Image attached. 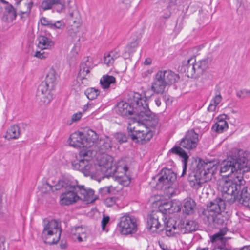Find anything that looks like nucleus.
I'll use <instances>...</instances> for the list:
<instances>
[{
	"label": "nucleus",
	"instance_id": "40",
	"mask_svg": "<svg viewBox=\"0 0 250 250\" xmlns=\"http://www.w3.org/2000/svg\"><path fill=\"white\" fill-rule=\"evenodd\" d=\"M70 18L69 21L70 22H72L74 24H76V27L77 28L80 25L81 22V19L80 16L78 13L76 12H73L70 14Z\"/></svg>",
	"mask_w": 250,
	"mask_h": 250
},
{
	"label": "nucleus",
	"instance_id": "11",
	"mask_svg": "<svg viewBox=\"0 0 250 250\" xmlns=\"http://www.w3.org/2000/svg\"><path fill=\"white\" fill-rule=\"evenodd\" d=\"M139 94L137 92H131L129 94V103L121 101L118 103L117 105L116 112L119 115L123 116H126L129 118L135 120L137 114L135 112L136 110V104H133L134 94Z\"/></svg>",
	"mask_w": 250,
	"mask_h": 250
},
{
	"label": "nucleus",
	"instance_id": "55",
	"mask_svg": "<svg viewBox=\"0 0 250 250\" xmlns=\"http://www.w3.org/2000/svg\"><path fill=\"white\" fill-rule=\"evenodd\" d=\"M6 10L9 13L14 15L15 17L16 16L15 10L12 5H10L9 6H8L6 8Z\"/></svg>",
	"mask_w": 250,
	"mask_h": 250
},
{
	"label": "nucleus",
	"instance_id": "31",
	"mask_svg": "<svg viewBox=\"0 0 250 250\" xmlns=\"http://www.w3.org/2000/svg\"><path fill=\"white\" fill-rule=\"evenodd\" d=\"M84 134V139L86 143L90 145V146H93L94 143L98 139V135L93 130L88 129Z\"/></svg>",
	"mask_w": 250,
	"mask_h": 250
},
{
	"label": "nucleus",
	"instance_id": "39",
	"mask_svg": "<svg viewBox=\"0 0 250 250\" xmlns=\"http://www.w3.org/2000/svg\"><path fill=\"white\" fill-rule=\"evenodd\" d=\"M84 163H87V159H80L79 161H74L72 162V168L75 170L82 171Z\"/></svg>",
	"mask_w": 250,
	"mask_h": 250
},
{
	"label": "nucleus",
	"instance_id": "56",
	"mask_svg": "<svg viewBox=\"0 0 250 250\" xmlns=\"http://www.w3.org/2000/svg\"><path fill=\"white\" fill-rule=\"evenodd\" d=\"M217 106V104L211 101L209 106L208 107V111L213 112L215 110L216 107Z\"/></svg>",
	"mask_w": 250,
	"mask_h": 250
},
{
	"label": "nucleus",
	"instance_id": "22",
	"mask_svg": "<svg viewBox=\"0 0 250 250\" xmlns=\"http://www.w3.org/2000/svg\"><path fill=\"white\" fill-rule=\"evenodd\" d=\"M37 41L38 42V47L42 50L49 49L54 46L53 42L43 35L39 36Z\"/></svg>",
	"mask_w": 250,
	"mask_h": 250
},
{
	"label": "nucleus",
	"instance_id": "60",
	"mask_svg": "<svg viewBox=\"0 0 250 250\" xmlns=\"http://www.w3.org/2000/svg\"><path fill=\"white\" fill-rule=\"evenodd\" d=\"M159 244L160 247L163 250H167V247L164 243L159 242Z\"/></svg>",
	"mask_w": 250,
	"mask_h": 250
},
{
	"label": "nucleus",
	"instance_id": "32",
	"mask_svg": "<svg viewBox=\"0 0 250 250\" xmlns=\"http://www.w3.org/2000/svg\"><path fill=\"white\" fill-rule=\"evenodd\" d=\"M67 37L72 42L80 41V36L78 35V29L77 28L71 27L68 28L67 31Z\"/></svg>",
	"mask_w": 250,
	"mask_h": 250
},
{
	"label": "nucleus",
	"instance_id": "21",
	"mask_svg": "<svg viewBox=\"0 0 250 250\" xmlns=\"http://www.w3.org/2000/svg\"><path fill=\"white\" fill-rule=\"evenodd\" d=\"M161 224L157 214L149 215L147 219V228L152 232H156L160 228Z\"/></svg>",
	"mask_w": 250,
	"mask_h": 250
},
{
	"label": "nucleus",
	"instance_id": "25",
	"mask_svg": "<svg viewBox=\"0 0 250 250\" xmlns=\"http://www.w3.org/2000/svg\"><path fill=\"white\" fill-rule=\"evenodd\" d=\"M174 204L171 201L164 203L160 207V210L164 211L165 214H170L175 212L180 211L181 208L179 207H176V205L174 206Z\"/></svg>",
	"mask_w": 250,
	"mask_h": 250
},
{
	"label": "nucleus",
	"instance_id": "20",
	"mask_svg": "<svg viewBox=\"0 0 250 250\" xmlns=\"http://www.w3.org/2000/svg\"><path fill=\"white\" fill-rule=\"evenodd\" d=\"M92 68V64L87 58L84 62H82L80 65V70L78 77L81 80L86 79L90 70Z\"/></svg>",
	"mask_w": 250,
	"mask_h": 250
},
{
	"label": "nucleus",
	"instance_id": "15",
	"mask_svg": "<svg viewBox=\"0 0 250 250\" xmlns=\"http://www.w3.org/2000/svg\"><path fill=\"white\" fill-rule=\"evenodd\" d=\"M155 76L162 80L168 85L177 82L179 79V75L169 69L159 70Z\"/></svg>",
	"mask_w": 250,
	"mask_h": 250
},
{
	"label": "nucleus",
	"instance_id": "36",
	"mask_svg": "<svg viewBox=\"0 0 250 250\" xmlns=\"http://www.w3.org/2000/svg\"><path fill=\"white\" fill-rule=\"evenodd\" d=\"M226 229H221L217 233L215 234L211 237V240L212 242H220L222 245H224L225 240H224L223 236L226 234Z\"/></svg>",
	"mask_w": 250,
	"mask_h": 250
},
{
	"label": "nucleus",
	"instance_id": "43",
	"mask_svg": "<svg viewBox=\"0 0 250 250\" xmlns=\"http://www.w3.org/2000/svg\"><path fill=\"white\" fill-rule=\"evenodd\" d=\"M33 5V2L31 1L25 4L26 6V10L25 11H20L19 14L21 15V18H22V15H25L26 17H27L31 13L32 7Z\"/></svg>",
	"mask_w": 250,
	"mask_h": 250
},
{
	"label": "nucleus",
	"instance_id": "3",
	"mask_svg": "<svg viewBox=\"0 0 250 250\" xmlns=\"http://www.w3.org/2000/svg\"><path fill=\"white\" fill-rule=\"evenodd\" d=\"M133 104L136 105L135 112L137 114L135 117L136 125L140 123L144 125L147 128H154L158 123V116L151 112L146 103V98L142 97L140 94H134Z\"/></svg>",
	"mask_w": 250,
	"mask_h": 250
},
{
	"label": "nucleus",
	"instance_id": "29",
	"mask_svg": "<svg viewBox=\"0 0 250 250\" xmlns=\"http://www.w3.org/2000/svg\"><path fill=\"white\" fill-rule=\"evenodd\" d=\"M57 76L56 72L54 68H51L45 78V80L44 81V83H46L50 87H54L56 82L57 80Z\"/></svg>",
	"mask_w": 250,
	"mask_h": 250
},
{
	"label": "nucleus",
	"instance_id": "54",
	"mask_svg": "<svg viewBox=\"0 0 250 250\" xmlns=\"http://www.w3.org/2000/svg\"><path fill=\"white\" fill-rule=\"evenodd\" d=\"M82 114L81 112L75 113L72 116L71 120L73 122L79 121L82 117Z\"/></svg>",
	"mask_w": 250,
	"mask_h": 250
},
{
	"label": "nucleus",
	"instance_id": "46",
	"mask_svg": "<svg viewBox=\"0 0 250 250\" xmlns=\"http://www.w3.org/2000/svg\"><path fill=\"white\" fill-rule=\"evenodd\" d=\"M64 26L65 24L62 21H58L56 22L53 21L52 25L51 26V29H62L64 28Z\"/></svg>",
	"mask_w": 250,
	"mask_h": 250
},
{
	"label": "nucleus",
	"instance_id": "33",
	"mask_svg": "<svg viewBox=\"0 0 250 250\" xmlns=\"http://www.w3.org/2000/svg\"><path fill=\"white\" fill-rule=\"evenodd\" d=\"M53 88V87H50L49 84L42 82L38 86L36 96H40L41 94H50L49 90Z\"/></svg>",
	"mask_w": 250,
	"mask_h": 250
},
{
	"label": "nucleus",
	"instance_id": "5",
	"mask_svg": "<svg viewBox=\"0 0 250 250\" xmlns=\"http://www.w3.org/2000/svg\"><path fill=\"white\" fill-rule=\"evenodd\" d=\"M165 218L164 221L166 235L167 237H177L181 234H185L195 231L198 228V224L195 220H187L177 225V222L172 218Z\"/></svg>",
	"mask_w": 250,
	"mask_h": 250
},
{
	"label": "nucleus",
	"instance_id": "17",
	"mask_svg": "<svg viewBox=\"0 0 250 250\" xmlns=\"http://www.w3.org/2000/svg\"><path fill=\"white\" fill-rule=\"evenodd\" d=\"M76 189L79 193V200L92 202L96 199L94 195V191L91 188H87L84 186H79L77 183Z\"/></svg>",
	"mask_w": 250,
	"mask_h": 250
},
{
	"label": "nucleus",
	"instance_id": "35",
	"mask_svg": "<svg viewBox=\"0 0 250 250\" xmlns=\"http://www.w3.org/2000/svg\"><path fill=\"white\" fill-rule=\"evenodd\" d=\"M36 99L41 105H46L52 99V96L51 94H41L40 96H36Z\"/></svg>",
	"mask_w": 250,
	"mask_h": 250
},
{
	"label": "nucleus",
	"instance_id": "57",
	"mask_svg": "<svg viewBox=\"0 0 250 250\" xmlns=\"http://www.w3.org/2000/svg\"><path fill=\"white\" fill-rule=\"evenodd\" d=\"M227 118V115L225 114H222L219 115L217 117V122H227L225 121V119Z\"/></svg>",
	"mask_w": 250,
	"mask_h": 250
},
{
	"label": "nucleus",
	"instance_id": "48",
	"mask_svg": "<svg viewBox=\"0 0 250 250\" xmlns=\"http://www.w3.org/2000/svg\"><path fill=\"white\" fill-rule=\"evenodd\" d=\"M48 56V54L45 51H37L34 56L41 59H43L47 58Z\"/></svg>",
	"mask_w": 250,
	"mask_h": 250
},
{
	"label": "nucleus",
	"instance_id": "6",
	"mask_svg": "<svg viewBox=\"0 0 250 250\" xmlns=\"http://www.w3.org/2000/svg\"><path fill=\"white\" fill-rule=\"evenodd\" d=\"M77 180H72L68 178H63L59 181L55 185V189L64 188L65 191L60 196V204L62 205H70L79 200V193L76 189Z\"/></svg>",
	"mask_w": 250,
	"mask_h": 250
},
{
	"label": "nucleus",
	"instance_id": "10",
	"mask_svg": "<svg viewBox=\"0 0 250 250\" xmlns=\"http://www.w3.org/2000/svg\"><path fill=\"white\" fill-rule=\"evenodd\" d=\"M136 125V123L132 124H129L127 126L128 135L131 137L132 140L136 143L144 144L149 141L153 137V133L148 128L146 127L145 129L141 130Z\"/></svg>",
	"mask_w": 250,
	"mask_h": 250
},
{
	"label": "nucleus",
	"instance_id": "37",
	"mask_svg": "<svg viewBox=\"0 0 250 250\" xmlns=\"http://www.w3.org/2000/svg\"><path fill=\"white\" fill-rule=\"evenodd\" d=\"M84 94L88 99L92 100L97 98L100 94V91L98 89L91 87L87 88Z\"/></svg>",
	"mask_w": 250,
	"mask_h": 250
},
{
	"label": "nucleus",
	"instance_id": "2",
	"mask_svg": "<svg viewBox=\"0 0 250 250\" xmlns=\"http://www.w3.org/2000/svg\"><path fill=\"white\" fill-rule=\"evenodd\" d=\"M217 167L214 162L200 159L195 172H192L188 175V181L190 186L195 189H198L203 184L212 179Z\"/></svg>",
	"mask_w": 250,
	"mask_h": 250
},
{
	"label": "nucleus",
	"instance_id": "61",
	"mask_svg": "<svg viewBox=\"0 0 250 250\" xmlns=\"http://www.w3.org/2000/svg\"><path fill=\"white\" fill-rule=\"evenodd\" d=\"M152 63V60L150 58H148L145 59L144 62V64L145 65H150Z\"/></svg>",
	"mask_w": 250,
	"mask_h": 250
},
{
	"label": "nucleus",
	"instance_id": "27",
	"mask_svg": "<svg viewBox=\"0 0 250 250\" xmlns=\"http://www.w3.org/2000/svg\"><path fill=\"white\" fill-rule=\"evenodd\" d=\"M115 83V78L113 76L108 75H103L100 81V83L104 89H108L111 84H114Z\"/></svg>",
	"mask_w": 250,
	"mask_h": 250
},
{
	"label": "nucleus",
	"instance_id": "41",
	"mask_svg": "<svg viewBox=\"0 0 250 250\" xmlns=\"http://www.w3.org/2000/svg\"><path fill=\"white\" fill-rule=\"evenodd\" d=\"M86 229L82 226L75 227L71 229V234L73 236V239L76 240L79 235H81Z\"/></svg>",
	"mask_w": 250,
	"mask_h": 250
},
{
	"label": "nucleus",
	"instance_id": "53",
	"mask_svg": "<svg viewBox=\"0 0 250 250\" xmlns=\"http://www.w3.org/2000/svg\"><path fill=\"white\" fill-rule=\"evenodd\" d=\"M222 97L220 93L216 94L213 99L211 101L217 105L221 102Z\"/></svg>",
	"mask_w": 250,
	"mask_h": 250
},
{
	"label": "nucleus",
	"instance_id": "49",
	"mask_svg": "<svg viewBox=\"0 0 250 250\" xmlns=\"http://www.w3.org/2000/svg\"><path fill=\"white\" fill-rule=\"evenodd\" d=\"M250 92L245 89L239 90L236 93V95L239 98H244L248 97Z\"/></svg>",
	"mask_w": 250,
	"mask_h": 250
},
{
	"label": "nucleus",
	"instance_id": "8",
	"mask_svg": "<svg viewBox=\"0 0 250 250\" xmlns=\"http://www.w3.org/2000/svg\"><path fill=\"white\" fill-rule=\"evenodd\" d=\"M223 199L218 197L210 202L207 206V208L204 209L200 215L206 224L209 225L215 222L217 215L220 214L226 208L225 202L229 204H232L225 200L223 196Z\"/></svg>",
	"mask_w": 250,
	"mask_h": 250
},
{
	"label": "nucleus",
	"instance_id": "64",
	"mask_svg": "<svg viewBox=\"0 0 250 250\" xmlns=\"http://www.w3.org/2000/svg\"><path fill=\"white\" fill-rule=\"evenodd\" d=\"M239 250H250L249 246H244L241 248Z\"/></svg>",
	"mask_w": 250,
	"mask_h": 250
},
{
	"label": "nucleus",
	"instance_id": "16",
	"mask_svg": "<svg viewBox=\"0 0 250 250\" xmlns=\"http://www.w3.org/2000/svg\"><path fill=\"white\" fill-rule=\"evenodd\" d=\"M161 174L158 178V184H161L162 187L166 186L165 188H170L176 178V174L171 169L167 168L163 169Z\"/></svg>",
	"mask_w": 250,
	"mask_h": 250
},
{
	"label": "nucleus",
	"instance_id": "63",
	"mask_svg": "<svg viewBox=\"0 0 250 250\" xmlns=\"http://www.w3.org/2000/svg\"><path fill=\"white\" fill-rule=\"evenodd\" d=\"M93 105L89 103L83 107V110L86 111L88 108L92 107Z\"/></svg>",
	"mask_w": 250,
	"mask_h": 250
},
{
	"label": "nucleus",
	"instance_id": "13",
	"mask_svg": "<svg viewBox=\"0 0 250 250\" xmlns=\"http://www.w3.org/2000/svg\"><path fill=\"white\" fill-rule=\"evenodd\" d=\"M199 141V134L194 129H191L187 132L185 137L178 144L180 146H178L180 147L182 146L188 150H193L196 148Z\"/></svg>",
	"mask_w": 250,
	"mask_h": 250
},
{
	"label": "nucleus",
	"instance_id": "28",
	"mask_svg": "<svg viewBox=\"0 0 250 250\" xmlns=\"http://www.w3.org/2000/svg\"><path fill=\"white\" fill-rule=\"evenodd\" d=\"M20 135V128L17 125L11 126L7 131L5 138L8 140L16 139Z\"/></svg>",
	"mask_w": 250,
	"mask_h": 250
},
{
	"label": "nucleus",
	"instance_id": "44",
	"mask_svg": "<svg viewBox=\"0 0 250 250\" xmlns=\"http://www.w3.org/2000/svg\"><path fill=\"white\" fill-rule=\"evenodd\" d=\"M114 137L116 141L120 144L126 142L127 140V136L124 133H117L115 134Z\"/></svg>",
	"mask_w": 250,
	"mask_h": 250
},
{
	"label": "nucleus",
	"instance_id": "62",
	"mask_svg": "<svg viewBox=\"0 0 250 250\" xmlns=\"http://www.w3.org/2000/svg\"><path fill=\"white\" fill-rule=\"evenodd\" d=\"M155 103L157 106H160L161 104L160 98L159 97L155 98Z\"/></svg>",
	"mask_w": 250,
	"mask_h": 250
},
{
	"label": "nucleus",
	"instance_id": "7",
	"mask_svg": "<svg viewBox=\"0 0 250 250\" xmlns=\"http://www.w3.org/2000/svg\"><path fill=\"white\" fill-rule=\"evenodd\" d=\"M212 61L211 57H208L198 62L191 57L182 63L181 71L186 73L188 77H197L203 74L209 67Z\"/></svg>",
	"mask_w": 250,
	"mask_h": 250
},
{
	"label": "nucleus",
	"instance_id": "45",
	"mask_svg": "<svg viewBox=\"0 0 250 250\" xmlns=\"http://www.w3.org/2000/svg\"><path fill=\"white\" fill-rule=\"evenodd\" d=\"M55 5L54 8H56L57 12H60L65 8V3L61 0H55Z\"/></svg>",
	"mask_w": 250,
	"mask_h": 250
},
{
	"label": "nucleus",
	"instance_id": "14",
	"mask_svg": "<svg viewBox=\"0 0 250 250\" xmlns=\"http://www.w3.org/2000/svg\"><path fill=\"white\" fill-rule=\"evenodd\" d=\"M84 139V134L81 132H75L71 134L69 139V143L74 147L88 148L90 145L86 143Z\"/></svg>",
	"mask_w": 250,
	"mask_h": 250
},
{
	"label": "nucleus",
	"instance_id": "58",
	"mask_svg": "<svg viewBox=\"0 0 250 250\" xmlns=\"http://www.w3.org/2000/svg\"><path fill=\"white\" fill-rule=\"evenodd\" d=\"M212 250H229L226 248L225 245H221L220 246H215Z\"/></svg>",
	"mask_w": 250,
	"mask_h": 250
},
{
	"label": "nucleus",
	"instance_id": "18",
	"mask_svg": "<svg viewBox=\"0 0 250 250\" xmlns=\"http://www.w3.org/2000/svg\"><path fill=\"white\" fill-rule=\"evenodd\" d=\"M169 151L172 154L178 155L183 159V170L181 177L184 176L187 171V162L189 158L188 155L185 150L178 146H174Z\"/></svg>",
	"mask_w": 250,
	"mask_h": 250
},
{
	"label": "nucleus",
	"instance_id": "4",
	"mask_svg": "<svg viewBox=\"0 0 250 250\" xmlns=\"http://www.w3.org/2000/svg\"><path fill=\"white\" fill-rule=\"evenodd\" d=\"M99 166L103 172L112 177L115 181L123 186H127L130 183V178L125 174L127 167L113 165V158L110 156L103 155L99 160Z\"/></svg>",
	"mask_w": 250,
	"mask_h": 250
},
{
	"label": "nucleus",
	"instance_id": "38",
	"mask_svg": "<svg viewBox=\"0 0 250 250\" xmlns=\"http://www.w3.org/2000/svg\"><path fill=\"white\" fill-rule=\"evenodd\" d=\"M228 128L227 122H216L212 126V129L218 133H222Z\"/></svg>",
	"mask_w": 250,
	"mask_h": 250
},
{
	"label": "nucleus",
	"instance_id": "1",
	"mask_svg": "<svg viewBox=\"0 0 250 250\" xmlns=\"http://www.w3.org/2000/svg\"><path fill=\"white\" fill-rule=\"evenodd\" d=\"M248 154L243 151H239L238 157L232 156L228 157L223 161L220 166L217 165L215 161H213L217 166V169L214 173L219 170V174L223 177H229L232 179L226 181L222 186L223 196L227 201L230 203H234L238 200L239 202L248 209H250V194L248 191V187H244L242 189L240 197L238 193L241 189V186L243 185L245 181L243 178L247 168L248 171L250 167H247L248 162ZM210 162V161H209Z\"/></svg>",
	"mask_w": 250,
	"mask_h": 250
},
{
	"label": "nucleus",
	"instance_id": "23",
	"mask_svg": "<svg viewBox=\"0 0 250 250\" xmlns=\"http://www.w3.org/2000/svg\"><path fill=\"white\" fill-rule=\"evenodd\" d=\"M196 203L191 198H187L184 200L182 210L187 214H193L196 208Z\"/></svg>",
	"mask_w": 250,
	"mask_h": 250
},
{
	"label": "nucleus",
	"instance_id": "42",
	"mask_svg": "<svg viewBox=\"0 0 250 250\" xmlns=\"http://www.w3.org/2000/svg\"><path fill=\"white\" fill-rule=\"evenodd\" d=\"M55 0H46L42 3V7L43 10H46L51 9L55 5Z\"/></svg>",
	"mask_w": 250,
	"mask_h": 250
},
{
	"label": "nucleus",
	"instance_id": "34",
	"mask_svg": "<svg viewBox=\"0 0 250 250\" xmlns=\"http://www.w3.org/2000/svg\"><path fill=\"white\" fill-rule=\"evenodd\" d=\"M99 144V149L102 151V152H105L109 150L112 146L111 141L107 137L104 140H101Z\"/></svg>",
	"mask_w": 250,
	"mask_h": 250
},
{
	"label": "nucleus",
	"instance_id": "24",
	"mask_svg": "<svg viewBox=\"0 0 250 250\" xmlns=\"http://www.w3.org/2000/svg\"><path fill=\"white\" fill-rule=\"evenodd\" d=\"M82 172L85 176H90L92 178L97 174L96 166L90 164L87 160V163H84Z\"/></svg>",
	"mask_w": 250,
	"mask_h": 250
},
{
	"label": "nucleus",
	"instance_id": "52",
	"mask_svg": "<svg viewBox=\"0 0 250 250\" xmlns=\"http://www.w3.org/2000/svg\"><path fill=\"white\" fill-rule=\"evenodd\" d=\"M87 237V233L86 230L83 231V232L80 235L77 237L76 240H77L79 242H82L86 240Z\"/></svg>",
	"mask_w": 250,
	"mask_h": 250
},
{
	"label": "nucleus",
	"instance_id": "30",
	"mask_svg": "<svg viewBox=\"0 0 250 250\" xmlns=\"http://www.w3.org/2000/svg\"><path fill=\"white\" fill-rule=\"evenodd\" d=\"M141 38L140 33H136L131 36L132 41L127 45L126 49L128 53H132L134 51V48L138 46L139 40Z\"/></svg>",
	"mask_w": 250,
	"mask_h": 250
},
{
	"label": "nucleus",
	"instance_id": "19",
	"mask_svg": "<svg viewBox=\"0 0 250 250\" xmlns=\"http://www.w3.org/2000/svg\"><path fill=\"white\" fill-rule=\"evenodd\" d=\"M168 86L162 80L155 76L153 82L152 83L151 89L156 94H163Z\"/></svg>",
	"mask_w": 250,
	"mask_h": 250
},
{
	"label": "nucleus",
	"instance_id": "50",
	"mask_svg": "<svg viewBox=\"0 0 250 250\" xmlns=\"http://www.w3.org/2000/svg\"><path fill=\"white\" fill-rule=\"evenodd\" d=\"M110 221V217L108 216L103 215V219L101 221L102 228L103 230H105L106 225Z\"/></svg>",
	"mask_w": 250,
	"mask_h": 250
},
{
	"label": "nucleus",
	"instance_id": "51",
	"mask_svg": "<svg viewBox=\"0 0 250 250\" xmlns=\"http://www.w3.org/2000/svg\"><path fill=\"white\" fill-rule=\"evenodd\" d=\"M111 189H113L112 187H105L103 188H101L99 189V192L102 195H104L110 193Z\"/></svg>",
	"mask_w": 250,
	"mask_h": 250
},
{
	"label": "nucleus",
	"instance_id": "9",
	"mask_svg": "<svg viewBox=\"0 0 250 250\" xmlns=\"http://www.w3.org/2000/svg\"><path fill=\"white\" fill-rule=\"evenodd\" d=\"M61 233V230L58 222L55 220H51L44 225L42 238L46 244H55L59 241Z\"/></svg>",
	"mask_w": 250,
	"mask_h": 250
},
{
	"label": "nucleus",
	"instance_id": "59",
	"mask_svg": "<svg viewBox=\"0 0 250 250\" xmlns=\"http://www.w3.org/2000/svg\"><path fill=\"white\" fill-rule=\"evenodd\" d=\"M4 241V239L0 237V250H5Z\"/></svg>",
	"mask_w": 250,
	"mask_h": 250
},
{
	"label": "nucleus",
	"instance_id": "26",
	"mask_svg": "<svg viewBox=\"0 0 250 250\" xmlns=\"http://www.w3.org/2000/svg\"><path fill=\"white\" fill-rule=\"evenodd\" d=\"M119 53L116 51H111L107 54L105 53L104 57V62L108 67L112 66L115 60L119 58Z\"/></svg>",
	"mask_w": 250,
	"mask_h": 250
},
{
	"label": "nucleus",
	"instance_id": "12",
	"mask_svg": "<svg viewBox=\"0 0 250 250\" xmlns=\"http://www.w3.org/2000/svg\"><path fill=\"white\" fill-rule=\"evenodd\" d=\"M118 226L122 234L135 233L137 230V219L132 215H124L120 218Z\"/></svg>",
	"mask_w": 250,
	"mask_h": 250
},
{
	"label": "nucleus",
	"instance_id": "47",
	"mask_svg": "<svg viewBox=\"0 0 250 250\" xmlns=\"http://www.w3.org/2000/svg\"><path fill=\"white\" fill-rule=\"evenodd\" d=\"M40 22L42 25L44 26H48L50 28H51V26L53 23L52 21L49 20L46 18L43 17L41 18Z\"/></svg>",
	"mask_w": 250,
	"mask_h": 250
}]
</instances>
